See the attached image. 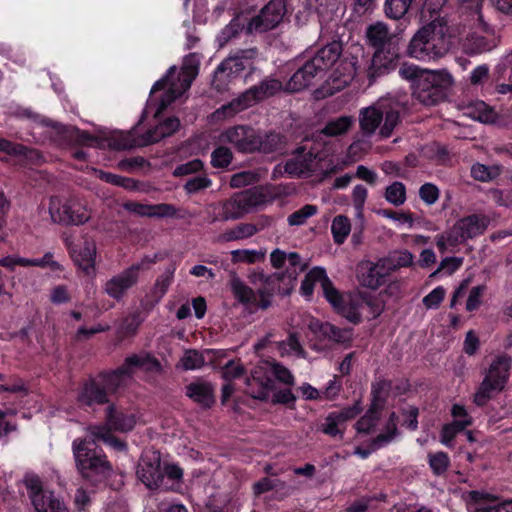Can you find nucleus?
Instances as JSON below:
<instances>
[{
	"label": "nucleus",
	"instance_id": "f257e3e1",
	"mask_svg": "<svg viewBox=\"0 0 512 512\" xmlns=\"http://www.w3.org/2000/svg\"><path fill=\"white\" fill-rule=\"evenodd\" d=\"M133 368H141L148 373L160 374L163 371L161 362L149 352L127 356L116 369L102 370L80 382L76 393L78 407L94 411L96 407L111 404V396L119 391L127 377L132 376Z\"/></svg>",
	"mask_w": 512,
	"mask_h": 512
},
{
	"label": "nucleus",
	"instance_id": "f03ea898",
	"mask_svg": "<svg viewBox=\"0 0 512 512\" xmlns=\"http://www.w3.org/2000/svg\"><path fill=\"white\" fill-rule=\"evenodd\" d=\"M89 432L93 437L92 439L76 438L72 443L76 468L86 479L94 475H105L112 469L106 455L96 441L107 443L113 435V429L105 421V424L91 426Z\"/></svg>",
	"mask_w": 512,
	"mask_h": 512
},
{
	"label": "nucleus",
	"instance_id": "7ed1b4c3",
	"mask_svg": "<svg viewBox=\"0 0 512 512\" xmlns=\"http://www.w3.org/2000/svg\"><path fill=\"white\" fill-rule=\"evenodd\" d=\"M453 45L448 26L435 19L422 26L409 41L405 54L420 61L437 60L446 55Z\"/></svg>",
	"mask_w": 512,
	"mask_h": 512
},
{
	"label": "nucleus",
	"instance_id": "20e7f679",
	"mask_svg": "<svg viewBox=\"0 0 512 512\" xmlns=\"http://www.w3.org/2000/svg\"><path fill=\"white\" fill-rule=\"evenodd\" d=\"M512 357L507 353L497 355L489 365L486 374L476 389L473 402L478 407H484L494 397L502 392L510 379Z\"/></svg>",
	"mask_w": 512,
	"mask_h": 512
},
{
	"label": "nucleus",
	"instance_id": "39448f33",
	"mask_svg": "<svg viewBox=\"0 0 512 512\" xmlns=\"http://www.w3.org/2000/svg\"><path fill=\"white\" fill-rule=\"evenodd\" d=\"M282 87V82L277 79H264L258 85L250 87L229 103L222 105L217 109L216 113L224 118L233 117L255 103L276 95L282 90Z\"/></svg>",
	"mask_w": 512,
	"mask_h": 512
},
{
	"label": "nucleus",
	"instance_id": "423d86ee",
	"mask_svg": "<svg viewBox=\"0 0 512 512\" xmlns=\"http://www.w3.org/2000/svg\"><path fill=\"white\" fill-rule=\"evenodd\" d=\"M452 85V77L445 70L429 71L422 74L413 89V97L425 106L442 102Z\"/></svg>",
	"mask_w": 512,
	"mask_h": 512
},
{
	"label": "nucleus",
	"instance_id": "0eeeda50",
	"mask_svg": "<svg viewBox=\"0 0 512 512\" xmlns=\"http://www.w3.org/2000/svg\"><path fill=\"white\" fill-rule=\"evenodd\" d=\"M42 126L49 128L47 138L49 142L59 148L69 149L75 146L87 145L96 140L89 132L76 126L63 125L49 118L42 120Z\"/></svg>",
	"mask_w": 512,
	"mask_h": 512
},
{
	"label": "nucleus",
	"instance_id": "6e6552de",
	"mask_svg": "<svg viewBox=\"0 0 512 512\" xmlns=\"http://www.w3.org/2000/svg\"><path fill=\"white\" fill-rule=\"evenodd\" d=\"M23 483L36 512H68L54 492L44 488L38 475H26Z\"/></svg>",
	"mask_w": 512,
	"mask_h": 512
},
{
	"label": "nucleus",
	"instance_id": "1a4fd4ad",
	"mask_svg": "<svg viewBox=\"0 0 512 512\" xmlns=\"http://www.w3.org/2000/svg\"><path fill=\"white\" fill-rule=\"evenodd\" d=\"M489 218L483 214H470L457 220L449 229L450 246L456 247L469 239L484 234L489 225Z\"/></svg>",
	"mask_w": 512,
	"mask_h": 512
},
{
	"label": "nucleus",
	"instance_id": "9d476101",
	"mask_svg": "<svg viewBox=\"0 0 512 512\" xmlns=\"http://www.w3.org/2000/svg\"><path fill=\"white\" fill-rule=\"evenodd\" d=\"M286 11L285 0H270L248 21L247 33H265L275 29L282 22Z\"/></svg>",
	"mask_w": 512,
	"mask_h": 512
},
{
	"label": "nucleus",
	"instance_id": "9b49d317",
	"mask_svg": "<svg viewBox=\"0 0 512 512\" xmlns=\"http://www.w3.org/2000/svg\"><path fill=\"white\" fill-rule=\"evenodd\" d=\"M64 245L74 265L85 276L94 278L96 275V244L92 240L75 243L72 237L64 238Z\"/></svg>",
	"mask_w": 512,
	"mask_h": 512
},
{
	"label": "nucleus",
	"instance_id": "f8f14e48",
	"mask_svg": "<svg viewBox=\"0 0 512 512\" xmlns=\"http://www.w3.org/2000/svg\"><path fill=\"white\" fill-rule=\"evenodd\" d=\"M49 214L54 223L61 225H81L89 219L88 211L81 204L66 200L59 196H51Z\"/></svg>",
	"mask_w": 512,
	"mask_h": 512
},
{
	"label": "nucleus",
	"instance_id": "ddd939ff",
	"mask_svg": "<svg viewBox=\"0 0 512 512\" xmlns=\"http://www.w3.org/2000/svg\"><path fill=\"white\" fill-rule=\"evenodd\" d=\"M389 258H381L377 262L361 261L357 265V279L361 286L377 290L390 281L392 266Z\"/></svg>",
	"mask_w": 512,
	"mask_h": 512
},
{
	"label": "nucleus",
	"instance_id": "4468645a",
	"mask_svg": "<svg viewBox=\"0 0 512 512\" xmlns=\"http://www.w3.org/2000/svg\"><path fill=\"white\" fill-rule=\"evenodd\" d=\"M464 500L470 512H512V498L501 500L484 490L467 491Z\"/></svg>",
	"mask_w": 512,
	"mask_h": 512
},
{
	"label": "nucleus",
	"instance_id": "2eb2a0df",
	"mask_svg": "<svg viewBox=\"0 0 512 512\" xmlns=\"http://www.w3.org/2000/svg\"><path fill=\"white\" fill-rule=\"evenodd\" d=\"M137 477L149 490L161 489L162 491H168L176 489L164 480L159 453H154L152 457L142 458L137 469Z\"/></svg>",
	"mask_w": 512,
	"mask_h": 512
},
{
	"label": "nucleus",
	"instance_id": "dca6fc26",
	"mask_svg": "<svg viewBox=\"0 0 512 512\" xmlns=\"http://www.w3.org/2000/svg\"><path fill=\"white\" fill-rule=\"evenodd\" d=\"M247 393L254 399L268 401L270 394L275 390V380L269 372V362H263L251 369L246 378Z\"/></svg>",
	"mask_w": 512,
	"mask_h": 512
},
{
	"label": "nucleus",
	"instance_id": "f3484780",
	"mask_svg": "<svg viewBox=\"0 0 512 512\" xmlns=\"http://www.w3.org/2000/svg\"><path fill=\"white\" fill-rule=\"evenodd\" d=\"M224 139L240 153H255L259 149V131L249 125H235L223 132Z\"/></svg>",
	"mask_w": 512,
	"mask_h": 512
},
{
	"label": "nucleus",
	"instance_id": "a211bd4d",
	"mask_svg": "<svg viewBox=\"0 0 512 512\" xmlns=\"http://www.w3.org/2000/svg\"><path fill=\"white\" fill-rule=\"evenodd\" d=\"M142 264H132L121 273L110 278L104 285L105 293L117 302H120L127 291L135 286L139 279Z\"/></svg>",
	"mask_w": 512,
	"mask_h": 512
},
{
	"label": "nucleus",
	"instance_id": "6ab92c4d",
	"mask_svg": "<svg viewBox=\"0 0 512 512\" xmlns=\"http://www.w3.org/2000/svg\"><path fill=\"white\" fill-rule=\"evenodd\" d=\"M258 56V49H238L235 52L229 54L221 64L217 67L218 72L228 71V76L237 77L240 76L245 70H248V74L254 70L253 61Z\"/></svg>",
	"mask_w": 512,
	"mask_h": 512
},
{
	"label": "nucleus",
	"instance_id": "aec40b11",
	"mask_svg": "<svg viewBox=\"0 0 512 512\" xmlns=\"http://www.w3.org/2000/svg\"><path fill=\"white\" fill-rule=\"evenodd\" d=\"M260 203V194L251 189L233 195L223 204L225 219H239Z\"/></svg>",
	"mask_w": 512,
	"mask_h": 512
},
{
	"label": "nucleus",
	"instance_id": "412c9836",
	"mask_svg": "<svg viewBox=\"0 0 512 512\" xmlns=\"http://www.w3.org/2000/svg\"><path fill=\"white\" fill-rule=\"evenodd\" d=\"M324 77L322 69L315 66L309 59L291 76L287 83V89L291 92H299L313 85Z\"/></svg>",
	"mask_w": 512,
	"mask_h": 512
},
{
	"label": "nucleus",
	"instance_id": "4be33fe9",
	"mask_svg": "<svg viewBox=\"0 0 512 512\" xmlns=\"http://www.w3.org/2000/svg\"><path fill=\"white\" fill-rule=\"evenodd\" d=\"M185 395L202 409H211L215 402V387L206 380H196L185 387Z\"/></svg>",
	"mask_w": 512,
	"mask_h": 512
},
{
	"label": "nucleus",
	"instance_id": "5701e85b",
	"mask_svg": "<svg viewBox=\"0 0 512 512\" xmlns=\"http://www.w3.org/2000/svg\"><path fill=\"white\" fill-rule=\"evenodd\" d=\"M105 420L114 432L127 433L136 425V415L119 408L114 402L109 404L105 410Z\"/></svg>",
	"mask_w": 512,
	"mask_h": 512
},
{
	"label": "nucleus",
	"instance_id": "b1692460",
	"mask_svg": "<svg viewBox=\"0 0 512 512\" xmlns=\"http://www.w3.org/2000/svg\"><path fill=\"white\" fill-rule=\"evenodd\" d=\"M336 37L337 36H334L331 41L318 49L315 55L309 59L310 61H313V64L316 67L319 66L320 69H322V74L324 76L325 73L337 62L343 50L342 41L340 39H336Z\"/></svg>",
	"mask_w": 512,
	"mask_h": 512
},
{
	"label": "nucleus",
	"instance_id": "393cba45",
	"mask_svg": "<svg viewBox=\"0 0 512 512\" xmlns=\"http://www.w3.org/2000/svg\"><path fill=\"white\" fill-rule=\"evenodd\" d=\"M399 42L400 38L398 36H390L385 47H383V55L380 57L378 65H371L372 77L379 76L396 67L401 56Z\"/></svg>",
	"mask_w": 512,
	"mask_h": 512
},
{
	"label": "nucleus",
	"instance_id": "a878e982",
	"mask_svg": "<svg viewBox=\"0 0 512 512\" xmlns=\"http://www.w3.org/2000/svg\"><path fill=\"white\" fill-rule=\"evenodd\" d=\"M383 124L379 129L381 138L391 137L394 129L401 123L402 105L397 101H380Z\"/></svg>",
	"mask_w": 512,
	"mask_h": 512
},
{
	"label": "nucleus",
	"instance_id": "bb28decb",
	"mask_svg": "<svg viewBox=\"0 0 512 512\" xmlns=\"http://www.w3.org/2000/svg\"><path fill=\"white\" fill-rule=\"evenodd\" d=\"M180 128V120L176 116H169L150 129L142 136V145L157 143L164 138L174 135Z\"/></svg>",
	"mask_w": 512,
	"mask_h": 512
},
{
	"label": "nucleus",
	"instance_id": "cd10ccee",
	"mask_svg": "<svg viewBox=\"0 0 512 512\" xmlns=\"http://www.w3.org/2000/svg\"><path fill=\"white\" fill-rule=\"evenodd\" d=\"M387 26L381 22L370 25L366 31L367 42L375 49L373 55V65H378L380 57L383 55V47L390 38Z\"/></svg>",
	"mask_w": 512,
	"mask_h": 512
},
{
	"label": "nucleus",
	"instance_id": "c85d7f7f",
	"mask_svg": "<svg viewBox=\"0 0 512 512\" xmlns=\"http://www.w3.org/2000/svg\"><path fill=\"white\" fill-rule=\"evenodd\" d=\"M175 270L176 267L170 264L164 273L157 277L150 295L147 296L146 307L152 308L162 300L173 282Z\"/></svg>",
	"mask_w": 512,
	"mask_h": 512
},
{
	"label": "nucleus",
	"instance_id": "c756f323",
	"mask_svg": "<svg viewBox=\"0 0 512 512\" xmlns=\"http://www.w3.org/2000/svg\"><path fill=\"white\" fill-rule=\"evenodd\" d=\"M383 115L381 112L380 101L376 105L362 108L359 113L360 129L365 136H371L381 127Z\"/></svg>",
	"mask_w": 512,
	"mask_h": 512
},
{
	"label": "nucleus",
	"instance_id": "7c9ffc66",
	"mask_svg": "<svg viewBox=\"0 0 512 512\" xmlns=\"http://www.w3.org/2000/svg\"><path fill=\"white\" fill-rule=\"evenodd\" d=\"M333 324L329 322H323L317 318H312L308 323V329L313 334L316 343L315 349L322 350L328 347L330 332Z\"/></svg>",
	"mask_w": 512,
	"mask_h": 512
},
{
	"label": "nucleus",
	"instance_id": "2f4dec72",
	"mask_svg": "<svg viewBox=\"0 0 512 512\" xmlns=\"http://www.w3.org/2000/svg\"><path fill=\"white\" fill-rule=\"evenodd\" d=\"M259 149L256 152H261L265 154L280 152L284 149L286 144L285 137L277 132L271 131L261 136L259 133Z\"/></svg>",
	"mask_w": 512,
	"mask_h": 512
},
{
	"label": "nucleus",
	"instance_id": "473e14b6",
	"mask_svg": "<svg viewBox=\"0 0 512 512\" xmlns=\"http://www.w3.org/2000/svg\"><path fill=\"white\" fill-rule=\"evenodd\" d=\"M326 276V270L323 267H313L304 277L300 286V293L305 298L312 297L314 287L317 282L321 285Z\"/></svg>",
	"mask_w": 512,
	"mask_h": 512
},
{
	"label": "nucleus",
	"instance_id": "72a5a7b5",
	"mask_svg": "<svg viewBox=\"0 0 512 512\" xmlns=\"http://www.w3.org/2000/svg\"><path fill=\"white\" fill-rule=\"evenodd\" d=\"M341 425H344V423L337 413L333 411L328 413L324 418L323 422L319 425L318 430L331 438L339 437L342 439L344 436V429L340 428Z\"/></svg>",
	"mask_w": 512,
	"mask_h": 512
},
{
	"label": "nucleus",
	"instance_id": "f704fd0d",
	"mask_svg": "<svg viewBox=\"0 0 512 512\" xmlns=\"http://www.w3.org/2000/svg\"><path fill=\"white\" fill-rule=\"evenodd\" d=\"M351 231V223L347 216L337 215L331 225V232L335 244L341 245L345 242Z\"/></svg>",
	"mask_w": 512,
	"mask_h": 512
},
{
	"label": "nucleus",
	"instance_id": "c9c22d12",
	"mask_svg": "<svg viewBox=\"0 0 512 512\" xmlns=\"http://www.w3.org/2000/svg\"><path fill=\"white\" fill-rule=\"evenodd\" d=\"M99 178L106 183L122 187L129 191H137L140 189V181L111 172L100 171Z\"/></svg>",
	"mask_w": 512,
	"mask_h": 512
},
{
	"label": "nucleus",
	"instance_id": "e433bc0d",
	"mask_svg": "<svg viewBox=\"0 0 512 512\" xmlns=\"http://www.w3.org/2000/svg\"><path fill=\"white\" fill-rule=\"evenodd\" d=\"M305 267H300L299 269L293 268L291 266L287 267L285 271L275 272L271 275H265L263 273L259 274V279L263 282L264 285H276L279 286L281 282L285 279H289L291 282L295 281L299 272H302Z\"/></svg>",
	"mask_w": 512,
	"mask_h": 512
},
{
	"label": "nucleus",
	"instance_id": "4c0bfd02",
	"mask_svg": "<svg viewBox=\"0 0 512 512\" xmlns=\"http://www.w3.org/2000/svg\"><path fill=\"white\" fill-rule=\"evenodd\" d=\"M258 231L257 226L252 223H240L225 231L223 239L227 242L247 239L255 235Z\"/></svg>",
	"mask_w": 512,
	"mask_h": 512
},
{
	"label": "nucleus",
	"instance_id": "58836bf2",
	"mask_svg": "<svg viewBox=\"0 0 512 512\" xmlns=\"http://www.w3.org/2000/svg\"><path fill=\"white\" fill-rule=\"evenodd\" d=\"M501 174V169L497 165L487 166L482 163H475L471 167V177L480 182H489Z\"/></svg>",
	"mask_w": 512,
	"mask_h": 512
},
{
	"label": "nucleus",
	"instance_id": "ea45409f",
	"mask_svg": "<svg viewBox=\"0 0 512 512\" xmlns=\"http://www.w3.org/2000/svg\"><path fill=\"white\" fill-rule=\"evenodd\" d=\"M413 0H385V15L394 20L402 19L408 12Z\"/></svg>",
	"mask_w": 512,
	"mask_h": 512
},
{
	"label": "nucleus",
	"instance_id": "a19ab883",
	"mask_svg": "<svg viewBox=\"0 0 512 512\" xmlns=\"http://www.w3.org/2000/svg\"><path fill=\"white\" fill-rule=\"evenodd\" d=\"M322 292L324 298L332 306L333 310H337L346 301L343 294L334 286L331 279L326 275L322 283Z\"/></svg>",
	"mask_w": 512,
	"mask_h": 512
},
{
	"label": "nucleus",
	"instance_id": "79ce46f5",
	"mask_svg": "<svg viewBox=\"0 0 512 512\" xmlns=\"http://www.w3.org/2000/svg\"><path fill=\"white\" fill-rule=\"evenodd\" d=\"M391 392L392 381L389 379L379 378L371 384V398L380 404L386 405Z\"/></svg>",
	"mask_w": 512,
	"mask_h": 512
},
{
	"label": "nucleus",
	"instance_id": "37998d69",
	"mask_svg": "<svg viewBox=\"0 0 512 512\" xmlns=\"http://www.w3.org/2000/svg\"><path fill=\"white\" fill-rule=\"evenodd\" d=\"M232 292L235 298L244 305L256 304V293L252 288L244 284L240 280L232 282Z\"/></svg>",
	"mask_w": 512,
	"mask_h": 512
},
{
	"label": "nucleus",
	"instance_id": "c03bdc74",
	"mask_svg": "<svg viewBox=\"0 0 512 512\" xmlns=\"http://www.w3.org/2000/svg\"><path fill=\"white\" fill-rule=\"evenodd\" d=\"M164 473V480L169 485L174 486L176 489L171 490L172 492H178L183 482L184 471L175 463H166L162 469Z\"/></svg>",
	"mask_w": 512,
	"mask_h": 512
},
{
	"label": "nucleus",
	"instance_id": "a18cd8bd",
	"mask_svg": "<svg viewBox=\"0 0 512 512\" xmlns=\"http://www.w3.org/2000/svg\"><path fill=\"white\" fill-rule=\"evenodd\" d=\"M428 464L434 475L441 476L448 470L450 466V458L448 454L443 451L429 453Z\"/></svg>",
	"mask_w": 512,
	"mask_h": 512
},
{
	"label": "nucleus",
	"instance_id": "49530a36",
	"mask_svg": "<svg viewBox=\"0 0 512 512\" xmlns=\"http://www.w3.org/2000/svg\"><path fill=\"white\" fill-rule=\"evenodd\" d=\"M352 126L350 117L341 116L335 120L329 121L323 128V133L327 136H340L348 132Z\"/></svg>",
	"mask_w": 512,
	"mask_h": 512
},
{
	"label": "nucleus",
	"instance_id": "de8ad7c7",
	"mask_svg": "<svg viewBox=\"0 0 512 512\" xmlns=\"http://www.w3.org/2000/svg\"><path fill=\"white\" fill-rule=\"evenodd\" d=\"M318 212V207L313 204H305L300 209L291 213L287 222L289 226H301L304 225L310 217L316 215Z\"/></svg>",
	"mask_w": 512,
	"mask_h": 512
},
{
	"label": "nucleus",
	"instance_id": "09e8293b",
	"mask_svg": "<svg viewBox=\"0 0 512 512\" xmlns=\"http://www.w3.org/2000/svg\"><path fill=\"white\" fill-rule=\"evenodd\" d=\"M204 363V356L196 349H187L179 362L182 369L185 371L200 369Z\"/></svg>",
	"mask_w": 512,
	"mask_h": 512
},
{
	"label": "nucleus",
	"instance_id": "8fccbe9b",
	"mask_svg": "<svg viewBox=\"0 0 512 512\" xmlns=\"http://www.w3.org/2000/svg\"><path fill=\"white\" fill-rule=\"evenodd\" d=\"M384 197L389 203L395 206L404 204L407 199L405 185L399 181L393 182L386 188Z\"/></svg>",
	"mask_w": 512,
	"mask_h": 512
},
{
	"label": "nucleus",
	"instance_id": "3c124183",
	"mask_svg": "<svg viewBox=\"0 0 512 512\" xmlns=\"http://www.w3.org/2000/svg\"><path fill=\"white\" fill-rule=\"evenodd\" d=\"M232 160L233 153L230 148L226 146H219L211 153V165L214 168H227L231 164Z\"/></svg>",
	"mask_w": 512,
	"mask_h": 512
},
{
	"label": "nucleus",
	"instance_id": "603ef678",
	"mask_svg": "<svg viewBox=\"0 0 512 512\" xmlns=\"http://www.w3.org/2000/svg\"><path fill=\"white\" fill-rule=\"evenodd\" d=\"M269 372L271 373V378L277 379L285 385L292 386L295 383V378L291 371L279 362H269Z\"/></svg>",
	"mask_w": 512,
	"mask_h": 512
},
{
	"label": "nucleus",
	"instance_id": "864d4df0",
	"mask_svg": "<svg viewBox=\"0 0 512 512\" xmlns=\"http://www.w3.org/2000/svg\"><path fill=\"white\" fill-rule=\"evenodd\" d=\"M264 258V253L257 250L237 249L231 251V260L233 263L254 264Z\"/></svg>",
	"mask_w": 512,
	"mask_h": 512
},
{
	"label": "nucleus",
	"instance_id": "5fc2aeb1",
	"mask_svg": "<svg viewBox=\"0 0 512 512\" xmlns=\"http://www.w3.org/2000/svg\"><path fill=\"white\" fill-rule=\"evenodd\" d=\"M211 185L212 180L206 174L196 175L186 181L184 190L187 194H196L209 188Z\"/></svg>",
	"mask_w": 512,
	"mask_h": 512
},
{
	"label": "nucleus",
	"instance_id": "6e6d98bb",
	"mask_svg": "<svg viewBox=\"0 0 512 512\" xmlns=\"http://www.w3.org/2000/svg\"><path fill=\"white\" fill-rule=\"evenodd\" d=\"M0 151L11 156L23 157H27L29 153L36 152L23 144L13 143L4 138H0Z\"/></svg>",
	"mask_w": 512,
	"mask_h": 512
},
{
	"label": "nucleus",
	"instance_id": "4d7b16f0",
	"mask_svg": "<svg viewBox=\"0 0 512 512\" xmlns=\"http://www.w3.org/2000/svg\"><path fill=\"white\" fill-rule=\"evenodd\" d=\"M198 75V66L194 64L184 63L181 67V71L178 74V81L180 82V86L183 91H186L190 88L193 80Z\"/></svg>",
	"mask_w": 512,
	"mask_h": 512
},
{
	"label": "nucleus",
	"instance_id": "13d9d810",
	"mask_svg": "<svg viewBox=\"0 0 512 512\" xmlns=\"http://www.w3.org/2000/svg\"><path fill=\"white\" fill-rule=\"evenodd\" d=\"M335 312L346 318L354 325H358L362 321L361 313L359 312L357 305L353 302L345 301L340 308L335 310Z\"/></svg>",
	"mask_w": 512,
	"mask_h": 512
},
{
	"label": "nucleus",
	"instance_id": "bf43d9fd",
	"mask_svg": "<svg viewBox=\"0 0 512 512\" xmlns=\"http://www.w3.org/2000/svg\"><path fill=\"white\" fill-rule=\"evenodd\" d=\"M245 373V369L243 365L236 360H229L223 367H222V378L226 381H232L234 379H238L242 377Z\"/></svg>",
	"mask_w": 512,
	"mask_h": 512
},
{
	"label": "nucleus",
	"instance_id": "052dcab7",
	"mask_svg": "<svg viewBox=\"0 0 512 512\" xmlns=\"http://www.w3.org/2000/svg\"><path fill=\"white\" fill-rule=\"evenodd\" d=\"M151 217L180 218L178 209L169 203L151 204Z\"/></svg>",
	"mask_w": 512,
	"mask_h": 512
},
{
	"label": "nucleus",
	"instance_id": "680f3d73",
	"mask_svg": "<svg viewBox=\"0 0 512 512\" xmlns=\"http://www.w3.org/2000/svg\"><path fill=\"white\" fill-rule=\"evenodd\" d=\"M430 70L421 69L417 65L403 63L399 69V75L406 80L413 81V88L416 85V82L420 80V76L424 73H428Z\"/></svg>",
	"mask_w": 512,
	"mask_h": 512
},
{
	"label": "nucleus",
	"instance_id": "e2e57ef3",
	"mask_svg": "<svg viewBox=\"0 0 512 512\" xmlns=\"http://www.w3.org/2000/svg\"><path fill=\"white\" fill-rule=\"evenodd\" d=\"M272 403L273 404H282L287 406L288 408H295L296 396L292 392L290 388L274 390L272 391Z\"/></svg>",
	"mask_w": 512,
	"mask_h": 512
},
{
	"label": "nucleus",
	"instance_id": "0e129e2a",
	"mask_svg": "<svg viewBox=\"0 0 512 512\" xmlns=\"http://www.w3.org/2000/svg\"><path fill=\"white\" fill-rule=\"evenodd\" d=\"M258 181V175L253 171H241L232 175L230 179V186L233 188H240L254 184Z\"/></svg>",
	"mask_w": 512,
	"mask_h": 512
},
{
	"label": "nucleus",
	"instance_id": "69168bd1",
	"mask_svg": "<svg viewBox=\"0 0 512 512\" xmlns=\"http://www.w3.org/2000/svg\"><path fill=\"white\" fill-rule=\"evenodd\" d=\"M203 168H204V163L202 162V160L196 158V159L190 160L186 163L178 165L175 168L173 175L176 177L187 176L190 174L198 173V172L202 171Z\"/></svg>",
	"mask_w": 512,
	"mask_h": 512
},
{
	"label": "nucleus",
	"instance_id": "338daca9",
	"mask_svg": "<svg viewBox=\"0 0 512 512\" xmlns=\"http://www.w3.org/2000/svg\"><path fill=\"white\" fill-rule=\"evenodd\" d=\"M466 48L471 54H481L485 51H489L491 46L486 37L471 36L467 39Z\"/></svg>",
	"mask_w": 512,
	"mask_h": 512
},
{
	"label": "nucleus",
	"instance_id": "774afa93",
	"mask_svg": "<svg viewBox=\"0 0 512 512\" xmlns=\"http://www.w3.org/2000/svg\"><path fill=\"white\" fill-rule=\"evenodd\" d=\"M440 196L438 187L433 183H425L419 189V197L427 205L435 204Z\"/></svg>",
	"mask_w": 512,
	"mask_h": 512
}]
</instances>
